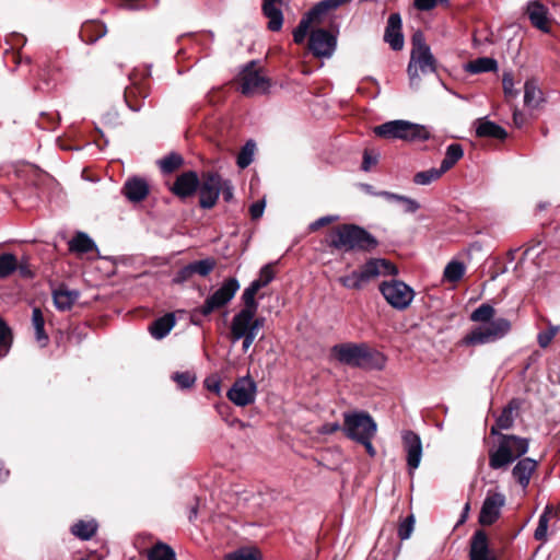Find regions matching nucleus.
Returning a JSON list of instances; mask_svg holds the SVG:
<instances>
[{
  "mask_svg": "<svg viewBox=\"0 0 560 560\" xmlns=\"http://www.w3.org/2000/svg\"><path fill=\"white\" fill-rule=\"evenodd\" d=\"M130 81L131 84L126 86L124 97L128 107L135 112H138L140 109V89L132 77H130Z\"/></svg>",
  "mask_w": 560,
  "mask_h": 560,
  "instance_id": "obj_40",
  "label": "nucleus"
},
{
  "mask_svg": "<svg viewBox=\"0 0 560 560\" xmlns=\"http://www.w3.org/2000/svg\"><path fill=\"white\" fill-rule=\"evenodd\" d=\"M342 430L349 439L357 441L364 436H374L377 425L369 413L352 411L343 413Z\"/></svg>",
  "mask_w": 560,
  "mask_h": 560,
  "instance_id": "obj_11",
  "label": "nucleus"
},
{
  "mask_svg": "<svg viewBox=\"0 0 560 560\" xmlns=\"http://www.w3.org/2000/svg\"><path fill=\"white\" fill-rule=\"evenodd\" d=\"M377 245V240L370 232L355 224L338 225L329 235V246L343 252H371Z\"/></svg>",
  "mask_w": 560,
  "mask_h": 560,
  "instance_id": "obj_2",
  "label": "nucleus"
},
{
  "mask_svg": "<svg viewBox=\"0 0 560 560\" xmlns=\"http://www.w3.org/2000/svg\"><path fill=\"white\" fill-rule=\"evenodd\" d=\"M398 269L389 260L384 258H371L359 270L339 278L342 287L352 290H360L366 283L380 276H396Z\"/></svg>",
  "mask_w": 560,
  "mask_h": 560,
  "instance_id": "obj_3",
  "label": "nucleus"
},
{
  "mask_svg": "<svg viewBox=\"0 0 560 560\" xmlns=\"http://www.w3.org/2000/svg\"><path fill=\"white\" fill-rule=\"evenodd\" d=\"M399 202L402 203L404 211L408 212V213H415L420 208V205H419V202L417 200L411 199V198L406 197V196H402V195H401V199H400Z\"/></svg>",
  "mask_w": 560,
  "mask_h": 560,
  "instance_id": "obj_56",
  "label": "nucleus"
},
{
  "mask_svg": "<svg viewBox=\"0 0 560 560\" xmlns=\"http://www.w3.org/2000/svg\"><path fill=\"white\" fill-rule=\"evenodd\" d=\"M20 276L25 279L34 278V271L30 262L28 256L24 255L21 259H18V269Z\"/></svg>",
  "mask_w": 560,
  "mask_h": 560,
  "instance_id": "obj_51",
  "label": "nucleus"
},
{
  "mask_svg": "<svg viewBox=\"0 0 560 560\" xmlns=\"http://www.w3.org/2000/svg\"><path fill=\"white\" fill-rule=\"evenodd\" d=\"M546 322H547V326H548L547 329L544 331H540L537 335V342H538L539 347L542 349H546L551 343V341L553 340V338L560 330V326L552 325L549 320H546Z\"/></svg>",
  "mask_w": 560,
  "mask_h": 560,
  "instance_id": "obj_46",
  "label": "nucleus"
},
{
  "mask_svg": "<svg viewBox=\"0 0 560 560\" xmlns=\"http://www.w3.org/2000/svg\"><path fill=\"white\" fill-rule=\"evenodd\" d=\"M173 380L180 388H189L196 382V375L190 372H177L173 375Z\"/></svg>",
  "mask_w": 560,
  "mask_h": 560,
  "instance_id": "obj_50",
  "label": "nucleus"
},
{
  "mask_svg": "<svg viewBox=\"0 0 560 560\" xmlns=\"http://www.w3.org/2000/svg\"><path fill=\"white\" fill-rule=\"evenodd\" d=\"M199 185L198 174L195 171H187L179 174L168 189L180 200H186L196 194Z\"/></svg>",
  "mask_w": 560,
  "mask_h": 560,
  "instance_id": "obj_18",
  "label": "nucleus"
},
{
  "mask_svg": "<svg viewBox=\"0 0 560 560\" xmlns=\"http://www.w3.org/2000/svg\"><path fill=\"white\" fill-rule=\"evenodd\" d=\"M148 560H177L174 549L162 541H156L147 550Z\"/></svg>",
  "mask_w": 560,
  "mask_h": 560,
  "instance_id": "obj_29",
  "label": "nucleus"
},
{
  "mask_svg": "<svg viewBox=\"0 0 560 560\" xmlns=\"http://www.w3.org/2000/svg\"><path fill=\"white\" fill-rule=\"evenodd\" d=\"M374 133L384 139H399L405 141H424L430 138L425 126L408 120H392L374 128Z\"/></svg>",
  "mask_w": 560,
  "mask_h": 560,
  "instance_id": "obj_5",
  "label": "nucleus"
},
{
  "mask_svg": "<svg viewBox=\"0 0 560 560\" xmlns=\"http://www.w3.org/2000/svg\"><path fill=\"white\" fill-rule=\"evenodd\" d=\"M194 275L195 273L192 272V268L190 264H188L176 272L174 277V282L184 283L188 281Z\"/></svg>",
  "mask_w": 560,
  "mask_h": 560,
  "instance_id": "obj_55",
  "label": "nucleus"
},
{
  "mask_svg": "<svg viewBox=\"0 0 560 560\" xmlns=\"http://www.w3.org/2000/svg\"><path fill=\"white\" fill-rule=\"evenodd\" d=\"M470 560H492L488 556L487 537L482 532L474 536L470 548Z\"/></svg>",
  "mask_w": 560,
  "mask_h": 560,
  "instance_id": "obj_30",
  "label": "nucleus"
},
{
  "mask_svg": "<svg viewBox=\"0 0 560 560\" xmlns=\"http://www.w3.org/2000/svg\"><path fill=\"white\" fill-rule=\"evenodd\" d=\"M528 451V441L516 435H501L499 446L489 454V465L493 469L508 466Z\"/></svg>",
  "mask_w": 560,
  "mask_h": 560,
  "instance_id": "obj_7",
  "label": "nucleus"
},
{
  "mask_svg": "<svg viewBox=\"0 0 560 560\" xmlns=\"http://www.w3.org/2000/svg\"><path fill=\"white\" fill-rule=\"evenodd\" d=\"M192 272L202 277L208 276L215 267V260L212 258H206L190 262Z\"/></svg>",
  "mask_w": 560,
  "mask_h": 560,
  "instance_id": "obj_47",
  "label": "nucleus"
},
{
  "mask_svg": "<svg viewBox=\"0 0 560 560\" xmlns=\"http://www.w3.org/2000/svg\"><path fill=\"white\" fill-rule=\"evenodd\" d=\"M380 292L385 301L395 310L408 308L415 299V291L401 280L383 281L380 284Z\"/></svg>",
  "mask_w": 560,
  "mask_h": 560,
  "instance_id": "obj_10",
  "label": "nucleus"
},
{
  "mask_svg": "<svg viewBox=\"0 0 560 560\" xmlns=\"http://www.w3.org/2000/svg\"><path fill=\"white\" fill-rule=\"evenodd\" d=\"M495 310L490 304H481L470 314V320L475 323L486 324L493 320Z\"/></svg>",
  "mask_w": 560,
  "mask_h": 560,
  "instance_id": "obj_43",
  "label": "nucleus"
},
{
  "mask_svg": "<svg viewBox=\"0 0 560 560\" xmlns=\"http://www.w3.org/2000/svg\"><path fill=\"white\" fill-rule=\"evenodd\" d=\"M520 405L516 400H512L509 405L502 410L501 415L497 419L495 425H493L490 430L491 434H498V430H508L512 428L514 423L515 412L518 409Z\"/></svg>",
  "mask_w": 560,
  "mask_h": 560,
  "instance_id": "obj_28",
  "label": "nucleus"
},
{
  "mask_svg": "<svg viewBox=\"0 0 560 560\" xmlns=\"http://www.w3.org/2000/svg\"><path fill=\"white\" fill-rule=\"evenodd\" d=\"M32 323H33L34 329L44 327L45 319H44L40 308H38V307L33 308Z\"/></svg>",
  "mask_w": 560,
  "mask_h": 560,
  "instance_id": "obj_59",
  "label": "nucleus"
},
{
  "mask_svg": "<svg viewBox=\"0 0 560 560\" xmlns=\"http://www.w3.org/2000/svg\"><path fill=\"white\" fill-rule=\"evenodd\" d=\"M265 319L256 317L247 311H240L234 315L231 322V339L233 342L243 340L242 349L247 352L257 337L259 330L264 327Z\"/></svg>",
  "mask_w": 560,
  "mask_h": 560,
  "instance_id": "obj_6",
  "label": "nucleus"
},
{
  "mask_svg": "<svg viewBox=\"0 0 560 560\" xmlns=\"http://www.w3.org/2000/svg\"><path fill=\"white\" fill-rule=\"evenodd\" d=\"M97 530V523L95 521H79L71 526V533L82 539H91Z\"/></svg>",
  "mask_w": 560,
  "mask_h": 560,
  "instance_id": "obj_32",
  "label": "nucleus"
},
{
  "mask_svg": "<svg viewBox=\"0 0 560 560\" xmlns=\"http://www.w3.org/2000/svg\"><path fill=\"white\" fill-rule=\"evenodd\" d=\"M415 526V518L412 515L406 517L399 525L398 528V536L401 540L408 539L412 532Z\"/></svg>",
  "mask_w": 560,
  "mask_h": 560,
  "instance_id": "obj_52",
  "label": "nucleus"
},
{
  "mask_svg": "<svg viewBox=\"0 0 560 560\" xmlns=\"http://www.w3.org/2000/svg\"><path fill=\"white\" fill-rule=\"evenodd\" d=\"M475 126L479 138L504 139L506 137V131L501 126L487 118L477 119Z\"/></svg>",
  "mask_w": 560,
  "mask_h": 560,
  "instance_id": "obj_26",
  "label": "nucleus"
},
{
  "mask_svg": "<svg viewBox=\"0 0 560 560\" xmlns=\"http://www.w3.org/2000/svg\"><path fill=\"white\" fill-rule=\"evenodd\" d=\"M241 92L244 95L262 94L269 88L268 80L256 69L255 63L250 62L241 73Z\"/></svg>",
  "mask_w": 560,
  "mask_h": 560,
  "instance_id": "obj_15",
  "label": "nucleus"
},
{
  "mask_svg": "<svg viewBox=\"0 0 560 560\" xmlns=\"http://www.w3.org/2000/svg\"><path fill=\"white\" fill-rule=\"evenodd\" d=\"M206 387L215 394H219L221 390V384L218 378H208L206 380Z\"/></svg>",
  "mask_w": 560,
  "mask_h": 560,
  "instance_id": "obj_64",
  "label": "nucleus"
},
{
  "mask_svg": "<svg viewBox=\"0 0 560 560\" xmlns=\"http://www.w3.org/2000/svg\"><path fill=\"white\" fill-rule=\"evenodd\" d=\"M331 357L339 363L363 370H382L385 357L364 342H342L330 349Z\"/></svg>",
  "mask_w": 560,
  "mask_h": 560,
  "instance_id": "obj_1",
  "label": "nucleus"
},
{
  "mask_svg": "<svg viewBox=\"0 0 560 560\" xmlns=\"http://www.w3.org/2000/svg\"><path fill=\"white\" fill-rule=\"evenodd\" d=\"M224 560H260L256 549L242 548L225 556Z\"/></svg>",
  "mask_w": 560,
  "mask_h": 560,
  "instance_id": "obj_48",
  "label": "nucleus"
},
{
  "mask_svg": "<svg viewBox=\"0 0 560 560\" xmlns=\"http://www.w3.org/2000/svg\"><path fill=\"white\" fill-rule=\"evenodd\" d=\"M265 206V200H259L250 206L249 213L253 220H257L264 214Z\"/></svg>",
  "mask_w": 560,
  "mask_h": 560,
  "instance_id": "obj_58",
  "label": "nucleus"
},
{
  "mask_svg": "<svg viewBox=\"0 0 560 560\" xmlns=\"http://www.w3.org/2000/svg\"><path fill=\"white\" fill-rule=\"evenodd\" d=\"M184 163L182 155L177 153H170L163 159L159 160L158 164L164 174H171L178 170Z\"/></svg>",
  "mask_w": 560,
  "mask_h": 560,
  "instance_id": "obj_42",
  "label": "nucleus"
},
{
  "mask_svg": "<svg viewBox=\"0 0 560 560\" xmlns=\"http://www.w3.org/2000/svg\"><path fill=\"white\" fill-rule=\"evenodd\" d=\"M262 12L268 21V28L272 32L280 31L283 24V15L278 0H264Z\"/></svg>",
  "mask_w": 560,
  "mask_h": 560,
  "instance_id": "obj_23",
  "label": "nucleus"
},
{
  "mask_svg": "<svg viewBox=\"0 0 560 560\" xmlns=\"http://www.w3.org/2000/svg\"><path fill=\"white\" fill-rule=\"evenodd\" d=\"M175 324V316L171 313L165 314L164 316L153 320L152 324L148 327V331L154 339L161 340L170 334Z\"/></svg>",
  "mask_w": 560,
  "mask_h": 560,
  "instance_id": "obj_25",
  "label": "nucleus"
},
{
  "mask_svg": "<svg viewBox=\"0 0 560 560\" xmlns=\"http://www.w3.org/2000/svg\"><path fill=\"white\" fill-rule=\"evenodd\" d=\"M220 194H222L224 201L229 202L233 199V186L230 180L221 177Z\"/></svg>",
  "mask_w": 560,
  "mask_h": 560,
  "instance_id": "obj_57",
  "label": "nucleus"
},
{
  "mask_svg": "<svg viewBox=\"0 0 560 560\" xmlns=\"http://www.w3.org/2000/svg\"><path fill=\"white\" fill-rule=\"evenodd\" d=\"M402 445L407 455V465L410 471L416 470L422 458V443L420 436L412 431H404Z\"/></svg>",
  "mask_w": 560,
  "mask_h": 560,
  "instance_id": "obj_19",
  "label": "nucleus"
},
{
  "mask_svg": "<svg viewBox=\"0 0 560 560\" xmlns=\"http://www.w3.org/2000/svg\"><path fill=\"white\" fill-rule=\"evenodd\" d=\"M257 385L250 376L237 378L229 389L228 398L238 407H245L255 401Z\"/></svg>",
  "mask_w": 560,
  "mask_h": 560,
  "instance_id": "obj_14",
  "label": "nucleus"
},
{
  "mask_svg": "<svg viewBox=\"0 0 560 560\" xmlns=\"http://www.w3.org/2000/svg\"><path fill=\"white\" fill-rule=\"evenodd\" d=\"M505 504V497L500 492H491L487 493L486 499L483 500L480 514H479V523L482 526L492 525L500 516L501 509Z\"/></svg>",
  "mask_w": 560,
  "mask_h": 560,
  "instance_id": "obj_17",
  "label": "nucleus"
},
{
  "mask_svg": "<svg viewBox=\"0 0 560 560\" xmlns=\"http://www.w3.org/2000/svg\"><path fill=\"white\" fill-rule=\"evenodd\" d=\"M95 247L94 242L83 232H78L75 236L69 242L70 252L74 253H89Z\"/></svg>",
  "mask_w": 560,
  "mask_h": 560,
  "instance_id": "obj_34",
  "label": "nucleus"
},
{
  "mask_svg": "<svg viewBox=\"0 0 560 560\" xmlns=\"http://www.w3.org/2000/svg\"><path fill=\"white\" fill-rule=\"evenodd\" d=\"M465 270L466 267L463 262L452 260L446 265L443 272V278L447 282H457L463 278Z\"/></svg>",
  "mask_w": 560,
  "mask_h": 560,
  "instance_id": "obj_38",
  "label": "nucleus"
},
{
  "mask_svg": "<svg viewBox=\"0 0 560 560\" xmlns=\"http://www.w3.org/2000/svg\"><path fill=\"white\" fill-rule=\"evenodd\" d=\"M107 33L106 25L98 21H90L82 25L80 31L81 39L86 44H93Z\"/></svg>",
  "mask_w": 560,
  "mask_h": 560,
  "instance_id": "obj_27",
  "label": "nucleus"
},
{
  "mask_svg": "<svg viewBox=\"0 0 560 560\" xmlns=\"http://www.w3.org/2000/svg\"><path fill=\"white\" fill-rule=\"evenodd\" d=\"M553 515V509L550 505H547L539 516L538 525L534 533V538L539 541H546L548 535V526L551 516Z\"/></svg>",
  "mask_w": 560,
  "mask_h": 560,
  "instance_id": "obj_35",
  "label": "nucleus"
},
{
  "mask_svg": "<svg viewBox=\"0 0 560 560\" xmlns=\"http://www.w3.org/2000/svg\"><path fill=\"white\" fill-rule=\"evenodd\" d=\"M542 92L535 80H527L524 85V103L526 106L536 108L542 100Z\"/></svg>",
  "mask_w": 560,
  "mask_h": 560,
  "instance_id": "obj_31",
  "label": "nucleus"
},
{
  "mask_svg": "<svg viewBox=\"0 0 560 560\" xmlns=\"http://www.w3.org/2000/svg\"><path fill=\"white\" fill-rule=\"evenodd\" d=\"M80 298L78 290L69 289L66 284H60L52 291L55 306L59 311H68Z\"/></svg>",
  "mask_w": 560,
  "mask_h": 560,
  "instance_id": "obj_21",
  "label": "nucleus"
},
{
  "mask_svg": "<svg viewBox=\"0 0 560 560\" xmlns=\"http://www.w3.org/2000/svg\"><path fill=\"white\" fill-rule=\"evenodd\" d=\"M240 289V283L235 278L225 280L222 285L215 290L205 303L196 308L197 314L208 316L215 310H219L226 305L236 294Z\"/></svg>",
  "mask_w": 560,
  "mask_h": 560,
  "instance_id": "obj_12",
  "label": "nucleus"
},
{
  "mask_svg": "<svg viewBox=\"0 0 560 560\" xmlns=\"http://www.w3.org/2000/svg\"><path fill=\"white\" fill-rule=\"evenodd\" d=\"M527 14L532 24L538 30L548 33V9L539 1H530L527 4Z\"/></svg>",
  "mask_w": 560,
  "mask_h": 560,
  "instance_id": "obj_22",
  "label": "nucleus"
},
{
  "mask_svg": "<svg viewBox=\"0 0 560 560\" xmlns=\"http://www.w3.org/2000/svg\"><path fill=\"white\" fill-rule=\"evenodd\" d=\"M273 278L275 272L271 265H266L260 269L259 277L255 279L252 283H257V288L260 290L264 287L268 285Z\"/></svg>",
  "mask_w": 560,
  "mask_h": 560,
  "instance_id": "obj_49",
  "label": "nucleus"
},
{
  "mask_svg": "<svg viewBox=\"0 0 560 560\" xmlns=\"http://www.w3.org/2000/svg\"><path fill=\"white\" fill-rule=\"evenodd\" d=\"M384 40L394 50L402 49L405 42L401 33V18L398 13H392L389 15L384 34Z\"/></svg>",
  "mask_w": 560,
  "mask_h": 560,
  "instance_id": "obj_20",
  "label": "nucleus"
},
{
  "mask_svg": "<svg viewBox=\"0 0 560 560\" xmlns=\"http://www.w3.org/2000/svg\"><path fill=\"white\" fill-rule=\"evenodd\" d=\"M308 37V49L317 58H330L337 46V37L327 30H312Z\"/></svg>",
  "mask_w": 560,
  "mask_h": 560,
  "instance_id": "obj_13",
  "label": "nucleus"
},
{
  "mask_svg": "<svg viewBox=\"0 0 560 560\" xmlns=\"http://www.w3.org/2000/svg\"><path fill=\"white\" fill-rule=\"evenodd\" d=\"M502 84L505 95L516 96L517 93L514 90V79L511 72L503 73Z\"/></svg>",
  "mask_w": 560,
  "mask_h": 560,
  "instance_id": "obj_53",
  "label": "nucleus"
},
{
  "mask_svg": "<svg viewBox=\"0 0 560 560\" xmlns=\"http://www.w3.org/2000/svg\"><path fill=\"white\" fill-rule=\"evenodd\" d=\"M498 68V62L493 58L481 57L476 60L470 61L467 65V71L470 73H482L495 71Z\"/></svg>",
  "mask_w": 560,
  "mask_h": 560,
  "instance_id": "obj_37",
  "label": "nucleus"
},
{
  "mask_svg": "<svg viewBox=\"0 0 560 560\" xmlns=\"http://www.w3.org/2000/svg\"><path fill=\"white\" fill-rule=\"evenodd\" d=\"M257 287V283H250L249 287L244 290L242 295L244 307L241 311H247L252 314L257 313L258 303L255 300V295L259 291Z\"/></svg>",
  "mask_w": 560,
  "mask_h": 560,
  "instance_id": "obj_41",
  "label": "nucleus"
},
{
  "mask_svg": "<svg viewBox=\"0 0 560 560\" xmlns=\"http://www.w3.org/2000/svg\"><path fill=\"white\" fill-rule=\"evenodd\" d=\"M407 72L412 88H418L420 73L435 72V58L421 34H415L412 37V49Z\"/></svg>",
  "mask_w": 560,
  "mask_h": 560,
  "instance_id": "obj_4",
  "label": "nucleus"
},
{
  "mask_svg": "<svg viewBox=\"0 0 560 560\" xmlns=\"http://www.w3.org/2000/svg\"><path fill=\"white\" fill-rule=\"evenodd\" d=\"M335 220H337V217H332V215L322 217L318 220H316V221H314L313 223L310 224V230L311 231H316L319 228L334 222Z\"/></svg>",
  "mask_w": 560,
  "mask_h": 560,
  "instance_id": "obj_60",
  "label": "nucleus"
},
{
  "mask_svg": "<svg viewBox=\"0 0 560 560\" xmlns=\"http://www.w3.org/2000/svg\"><path fill=\"white\" fill-rule=\"evenodd\" d=\"M373 195L376 197H382L388 201H398L399 202L401 199V195L394 194L390 191H385V190L373 192Z\"/></svg>",
  "mask_w": 560,
  "mask_h": 560,
  "instance_id": "obj_63",
  "label": "nucleus"
},
{
  "mask_svg": "<svg viewBox=\"0 0 560 560\" xmlns=\"http://www.w3.org/2000/svg\"><path fill=\"white\" fill-rule=\"evenodd\" d=\"M377 164V156L370 154L368 151L364 152L362 170L369 172L372 166Z\"/></svg>",
  "mask_w": 560,
  "mask_h": 560,
  "instance_id": "obj_61",
  "label": "nucleus"
},
{
  "mask_svg": "<svg viewBox=\"0 0 560 560\" xmlns=\"http://www.w3.org/2000/svg\"><path fill=\"white\" fill-rule=\"evenodd\" d=\"M351 0H322L303 15L299 25L293 31V40L302 44L312 25H318L330 10H335Z\"/></svg>",
  "mask_w": 560,
  "mask_h": 560,
  "instance_id": "obj_8",
  "label": "nucleus"
},
{
  "mask_svg": "<svg viewBox=\"0 0 560 560\" xmlns=\"http://www.w3.org/2000/svg\"><path fill=\"white\" fill-rule=\"evenodd\" d=\"M444 172H442V168H430L427 171L418 172L413 176V183L417 185H429L432 182L439 179Z\"/></svg>",
  "mask_w": 560,
  "mask_h": 560,
  "instance_id": "obj_44",
  "label": "nucleus"
},
{
  "mask_svg": "<svg viewBox=\"0 0 560 560\" xmlns=\"http://www.w3.org/2000/svg\"><path fill=\"white\" fill-rule=\"evenodd\" d=\"M464 155L463 147L458 143H452L446 148L445 156L441 163L442 172L452 168Z\"/></svg>",
  "mask_w": 560,
  "mask_h": 560,
  "instance_id": "obj_33",
  "label": "nucleus"
},
{
  "mask_svg": "<svg viewBox=\"0 0 560 560\" xmlns=\"http://www.w3.org/2000/svg\"><path fill=\"white\" fill-rule=\"evenodd\" d=\"M18 269V258L14 254L0 255V279H7Z\"/></svg>",
  "mask_w": 560,
  "mask_h": 560,
  "instance_id": "obj_39",
  "label": "nucleus"
},
{
  "mask_svg": "<svg viewBox=\"0 0 560 560\" xmlns=\"http://www.w3.org/2000/svg\"><path fill=\"white\" fill-rule=\"evenodd\" d=\"M341 430V425L338 422L324 423L315 429L318 435H328Z\"/></svg>",
  "mask_w": 560,
  "mask_h": 560,
  "instance_id": "obj_54",
  "label": "nucleus"
},
{
  "mask_svg": "<svg viewBox=\"0 0 560 560\" xmlns=\"http://www.w3.org/2000/svg\"><path fill=\"white\" fill-rule=\"evenodd\" d=\"M121 194L132 203H140V177L132 176L122 186Z\"/></svg>",
  "mask_w": 560,
  "mask_h": 560,
  "instance_id": "obj_36",
  "label": "nucleus"
},
{
  "mask_svg": "<svg viewBox=\"0 0 560 560\" xmlns=\"http://www.w3.org/2000/svg\"><path fill=\"white\" fill-rule=\"evenodd\" d=\"M536 468L537 462L533 458L525 457L514 466L512 474L516 481L525 489L528 486L530 477Z\"/></svg>",
  "mask_w": 560,
  "mask_h": 560,
  "instance_id": "obj_24",
  "label": "nucleus"
},
{
  "mask_svg": "<svg viewBox=\"0 0 560 560\" xmlns=\"http://www.w3.org/2000/svg\"><path fill=\"white\" fill-rule=\"evenodd\" d=\"M436 5V0H415V7L420 11L432 10Z\"/></svg>",
  "mask_w": 560,
  "mask_h": 560,
  "instance_id": "obj_62",
  "label": "nucleus"
},
{
  "mask_svg": "<svg viewBox=\"0 0 560 560\" xmlns=\"http://www.w3.org/2000/svg\"><path fill=\"white\" fill-rule=\"evenodd\" d=\"M221 176L218 173H207L202 176L199 189V205L203 209H211L215 206L221 187Z\"/></svg>",
  "mask_w": 560,
  "mask_h": 560,
  "instance_id": "obj_16",
  "label": "nucleus"
},
{
  "mask_svg": "<svg viewBox=\"0 0 560 560\" xmlns=\"http://www.w3.org/2000/svg\"><path fill=\"white\" fill-rule=\"evenodd\" d=\"M511 330V323L505 318H495L491 323L480 324L472 328L463 339L467 346H478L494 342Z\"/></svg>",
  "mask_w": 560,
  "mask_h": 560,
  "instance_id": "obj_9",
  "label": "nucleus"
},
{
  "mask_svg": "<svg viewBox=\"0 0 560 560\" xmlns=\"http://www.w3.org/2000/svg\"><path fill=\"white\" fill-rule=\"evenodd\" d=\"M256 144L253 140H249L245 143L237 155V165L241 168L247 167L253 162Z\"/></svg>",
  "mask_w": 560,
  "mask_h": 560,
  "instance_id": "obj_45",
  "label": "nucleus"
}]
</instances>
